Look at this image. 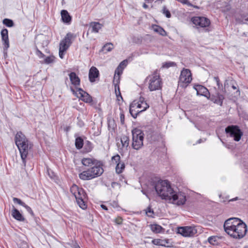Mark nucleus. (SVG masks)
I'll return each instance as SVG.
<instances>
[{
	"label": "nucleus",
	"instance_id": "nucleus-15",
	"mask_svg": "<svg viewBox=\"0 0 248 248\" xmlns=\"http://www.w3.org/2000/svg\"><path fill=\"white\" fill-rule=\"evenodd\" d=\"M71 90L74 94H77V97L80 98L84 102L86 103H90L92 101V97L87 93L84 91L82 89L78 88L77 89V92L78 93V95L77 94L73 89L71 88Z\"/></svg>",
	"mask_w": 248,
	"mask_h": 248
},
{
	"label": "nucleus",
	"instance_id": "nucleus-19",
	"mask_svg": "<svg viewBox=\"0 0 248 248\" xmlns=\"http://www.w3.org/2000/svg\"><path fill=\"white\" fill-rule=\"evenodd\" d=\"M194 88L197 91V94L200 95H203L207 97L209 94L208 90L205 87L201 85H195Z\"/></svg>",
	"mask_w": 248,
	"mask_h": 248
},
{
	"label": "nucleus",
	"instance_id": "nucleus-51",
	"mask_svg": "<svg viewBox=\"0 0 248 248\" xmlns=\"http://www.w3.org/2000/svg\"><path fill=\"white\" fill-rule=\"evenodd\" d=\"M23 207H24L29 213H31V214H33V212L30 207H29L26 204L24 205Z\"/></svg>",
	"mask_w": 248,
	"mask_h": 248
},
{
	"label": "nucleus",
	"instance_id": "nucleus-12",
	"mask_svg": "<svg viewBox=\"0 0 248 248\" xmlns=\"http://www.w3.org/2000/svg\"><path fill=\"white\" fill-rule=\"evenodd\" d=\"M178 232L184 236L190 237L197 233V230L191 226L182 227L178 228Z\"/></svg>",
	"mask_w": 248,
	"mask_h": 248
},
{
	"label": "nucleus",
	"instance_id": "nucleus-32",
	"mask_svg": "<svg viewBox=\"0 0 248 248\" xmlns=\"http://www.w3.org/2000/svg\"><path fill=\"white\" fill-rule=\"evenodd\" d=\"M75 145L77 149H80L83 145V140L80 137L76 138L75 141Z\"/></svg>",
	"mask_w": 248,
	"mask_h": 248
},
{
	"label": "nucleus",
	"instance_id": "nucleus-22",
	"mask_svg": "<svg viewBox=\"0 0 248 248\" xmlns=\"http://www.w3.org/2000/svg\"><path fill=\"white\" fill-rule=\"evenodd\" d=\"M70 81L73 85L77 86L80 85V78L75 72H71L69 74Z\"/></svg>",
	"mask_w": 248,
	"mask_h": 248
},
{
	"label": "nucleus",
	"instance_id": "nucleus-16",
	"mask_svg": "<svg viewBox=\"0 0 248 248\" xmlns=\"http://www.w3.org/2000/svg\"><path fill=\"white\" fill-rule=\"evenodd\" d=\"M127 63V60H124L122 61L118 67L116 68L115 71V75L114 76L113 82H116V83H119L120 77L122 74L123 69L126 66Z\"/></svg>",
	"mask_w": 248,
	"mask_h": 248
},
{
	"label": "nucleus",
	"instance_id": "nucleus-9",
	"mask_svg": "<svg viewBox=\"0 0 248 248\" xmlns=\"http://www.w3.org/2000/svg\"><path fill=\"white\" fill-rule=\"evenodd\" d=\"M74 196L78 206L82 209H86L87 197L83 189L80 188Z\"/></svg>",
	"mask_w": 248,
	"mask_h": 248
},
{
	"label": "nucleus",
	"instance_id": "nucleus-47",
	"mask_svg": "<svg viewBox=\"0 0 248 248\" xmlns=\"http://www.w3.org/2000/svg\"><path fill=\"white\" fill-rule=\"evenodd\" d=\"M120 122L122 124L124 123V115L123 112L120 113Z\"/></svg>",
	"mask_w": 248,
	"mask_h": 248
},
{
	"label": "nucleus",
	"instance_id": "nucleus-23",
	"mask_svg": "<svg viewBox=\"0 0 248 248\" xmlns=\"http://www.w3.org/2000/svg\"><path fill=\"white\" fill-rule=\"evenodd\" d=\"M129 112L131 116L136 118L138 114L141 112V110H139V109L136 106V103L133 102L130 105Z\"/></svg>",
	"mask_w": 248,
	"mask_h": 248
},
{
	"label": "nucleus",
	"instance_id": "nucleus-30",
	"mask_svg": "<svg viewBox=\"0 0 248 248\" xmlns=\"http://www.w3.org/2000/svg\"><path fill=\"white\" fill-rule=\"evenodd\" d=\"M114 48L113 45L111 43L106 44L102 47V51L105 53L111 51Z\"/></svg>",
	"mask_w": 248,
	"mask_h": 248
},
{
	"label": "nucleus",
	"instance_id": "nucleus-1",
	"mask_svg": "<svg viewBox=\"0 0 248 248\" xmlns=\"http://www.w3.org/2000/svg\"><path fill=\"white\" fill-rule=\"evenodd\" d=\"M224 229L226 233L236 239H241L247 232L246 224L238 218H230L225 221Z\"/></svg>",
	"mask_w": 248,
	"mask_h": 248
},
{
	"label": "nucleus",
	"instance_id": "nucleus-58",
	"mask_svg": "<svg viewBox=\"0 0 248 248\" xmlns=\"http://www.w3.org/2000/svg\"><path fill=\"white\" fill-rule=\"evenodd\" d=\"M244 248H248V246L245 247Z\"/></svg>",
	"mask_w": 248,
	"mask_h": 248
},
{
	"label": "nucleus",
	"instance_id": "nucleus-39",
	"mask_svg": "<svg viewBox=\"0 0 248 248\" xmlns=\"http://www.w3.org/2000/svg\"><path fill=\"white\" fill-rule=\"evenodd\" d=\"M80 188L78 187L77 185H73L70 188V191L72 194L75 196Z\"/></svg>",
	"mask_w": 248,
	"mask_h": 248
},
{
	"label": "nucleus",
	"instance_id": "nucleus-40",
	"mask_svg": "<svg viewBox=\"0 0 248 248\" xmlns=\"http://www.w3.org/2000/svg\"><path fill=\"white\" fill-rule=\"evenodd\" d=\"M162 13L165 15L167 18H170L171 17V14L169 10L167 9L165 6L163 7Z\"/></svg>",
	"mask_w": 248,
	"mask_h": 248
},
{
	"label": "nucleus",
	"instance_id": "nucleus-37",
	"mask_svg": "<svg viewBox=\"0 0 248 248\" xmlns=\"http://www.w3.org/2000/svg\"><path fill=\"white\" fill-rule=\"evenodd\" d=\"M3 24L8 27H12L14 26V22L11 19L5 18L3 20Z\"/></svg>",
	"mask_w": 248,
	"mask_h": 248
},
{
	"label": "nucleus",
	"instance_id": "nucleus-14",
	"mask_svg": "<svg viewBox=\"0 0 248 248\" xmlns=\"http://www.w3.org/2000/svg\"><path fill=\"white\" fill-rule=\"evenodd\" d=\"M32 143H29L24 145L23 147H21L18 148L20 154L21 159L22 160L23 163L24 164V165H25L26 159L30 151L32 148Z\"/></svg>",
	"mask_w": 248,
	"mask_h": 248
},
{
	"label": "nucleus",
	"instance_id": "nucleus-56",
	"mask_svg": "<svg viewBox=\"0 0 248 248\" xmlns=\"http://www.w3.org/2000/svg\"><path fill=\"white\" fill-rule=\"evenodd\" d=\"M237 199V198H235V199H232V200H230V201H234V200H236Z\"/></svg>",
	"mask_w": 248,
	"mask_h": 248
},
{
	"label": "nucleus",
	"instance_id": "nucleus-34",
	"mask_svg": "<svg viewBox=\"0 0 248 248\" xmlns=\"http://www.w3.org/2000/svg\"><path fill=\"white\" fill-rule=\"evenodd\" d=\"M216 97H217V98L215 100V103L221 106L223 103V100L224 98L223 95L218 93H217Z\"/></svg>",
	"mask_w": 248,
	"mask_h": 248
},
{
	"label": "nucleus",
	"instance_id": "nucleus-28",
	"mask_svg": "<svg viewBox=\"0 0 248 248\" xmlns=\"http://www.w3.org/2000/svg\"><path fill=\"white\" fill-rule=\"evenodd\" d=\"M153 30L155 32H156L162 36H166L167 35L166 32L161 27L157 25H154L153 26Z\"/></svg>",
	"mask_w": 248,
	"mask_h": 248
},
{
	"label": "nucleus",
	"instance_id": "nucleus-42",
	"mask_svg": "<svg viewBox=\"0 0 248 248\" xmlns=\"http://www.w3.org/2000/svg\"><path fill=\"white\" fill-rule=\"evenodd\" d=\"M176 64L174 62H167L163 64V67L164 68H169L171 66H175Z\"/></svg>",
	"mask_w": 248,
	"mask_h": 248
},
{
	"label": "nucleus",
	"instance_id": "nucleus-8",
	"mask_svg": "<svg viewBox=\"0 0 248 248\" xmlns=\"http://www.w3.org/2000/svg\"><path fill=\"white\" fill-rule=\"evenodd\" d=\"M168 201L169 202L177 205H183L186 202V194L182 192H177L173 191V193L170 197Z\"/></svg>",
	"mask_w": 248,
	"mask_h": 248
},
{
	"label": "nucleus",
	"instance_id": "nucleus-2",
	"mask_svg": "<svg viewBox=\"0 0 248 248\" xmlns=\"http://www.w3.org/2000/svg\"><path fill=\"white\" fill-rule=\"evenodd\" d=\"M103 171L101 162L90 168H85V170L79 174V177L83 180H89L100 176Z\"/></svg>",
	"mask_w": 248,
	"mask_h": 248
},
{
	"label": "nucleus",
	"instance_id": "nucleus-44",
	"mask_svg": "<svg viewBox=\"0 0 248 248\" xmlns=\"http://www.w3.org/2000/svg\"><path fill=\"white\" fill-rule=\"evenodd\" d=\"M36 54L40 58H43L45 57V55L37 47H36Z\"/></svg>",
	"mask_w": 248,
	"mask_h": 248
},
{
	"label": "nucleus",
	"instance_id": "nucleus-6",
	"mask_svg": "<svg viewBox=\"0 0 248 248\" xmlns=\"http://www.w3.org/2000/svg\"><path fill=\"white\" fill-rule=\"evenodd\" d=\"M192 80L191 71L188 69L183 68L181 71L178 81V85L186 88Z\"/></svg>",
	"mask_w": 248,
	"mask_h": 248
},
{
	"label": "nucleus",
	"instance_id": "nucleus-33",
	"mask_svg": "<svg viewBox=\"0 0 248 248\" xmlns=\"http://www.w3.org/2000/svg\"><path fill=\"white\" fill-rule=\"evenodd\" d=\"M151 229L155 233H160L162 230V227L158 224H153L151 226Z\"/></svg>",
	"mask_w": 248,
	"mask_h": 248
},
{
	"label": "nucleus",
	"instance_id": "nucleus-38",
	"mask_svg": "<svg viewBox=\"0 0 248 248\" xmlns=\"http://www.w3.org/2000/svg\"><path fill=\"white\" fill-rule=\"evenodd\" d=\"M116 85H115V93H116V96L117 97V100L118 101H120V99H123V97L121 94V93H120V89H119V87L118 86V91H117L116 90V87H117V84L118 83H116V82H114Z\"/></svg>",
	"mask_w": 248,
	"mask_h": 248
},
{
	"label": "nucleus",
	"instance_id": "nucleus-46",
	"mask_svg": "<svg viewBox=\"0 0 248 248\" xmlns=\"http://www.w3.org/2000/svg\"><path fill=\"white\" fill-rule=\"evenodd\" d=\"M115 222L116 224L120 225L122 224L123 219L121 217H118L115 219Z\"/></svg>",
	"mask_w": 248,
	"mask_h": 248
},
{
	"label": "nucleus",
	"instance_id": "nucleus-49",
	"mask_svg": "<svg viewBox=\"0 0 248 248\" xmlns=\"http://www.w3.org/2000/svg\"><path fill=\"white\" fill-rule=\"evenodd\" d=\"M216 238L215 237H210L208 240V242L210 243V244H213L214 245L215 244V242H216Z\"/></svg>",
	"mask_w": 248,
	"mask_h": 248
},
{
	"label": "nucleus",
	"instance_id": "nucleus-5",
	"mask_svg": "<svg viewBox=\"0 0 248 248\" xmlns=\"http://www.w3.org/2000/svg\"><path fill=\"white\" fill-rule=\"evenodd\" d=\"M132 147L133 149L138 150L143 146L144 134L141 130L135 129L132 131Z\"/></svg>",
	"mask_w": 248,
	"mask_h": 248
},
{
	"label": "nucleus",
	"instance_id": "nucleus-25",
	"mask_svg": "<svg viewBox=\"0 0 248 248\" xmlns=\"http://www.w3.org/2000/svg\"><path fill=\"white\" fill-rule=\"evenodd\" d=\"M89 26L92 32L97 33L102 29L103 25L98 22H92Z\"/></svg>",
	"mask_w": 248,
	"mask_h": 248
},
{
	"label": "nucleus",
	"instance_id": "nucleus-27",
	"mask_svg": "<svg viewBox=\"0 0 248 248\" xmlns=\"http://www.w3.org/2000/svg\"><path fill=\"white\" fill-rule=\"evenodd\" d=\"M169 239H155L153 241V243L156 245L169 247L170 246V242Z\"/></svg>",
	"mask_w": 248,
	"mask_h": 248
},
{
	"label": "nucleus",
	"instance_id": "nucleus-13",
	"mask_svg": "<svg viewBox=\"0 0 248 248\" xmlns=\"http://www.w3.org/2000/svg\"><path fill=\"white\" fill-rule=\"evenodd\" d=\"M73 38V33L71 32L67 33L65 37L60 42L59 49L66 51L72 43V39Z\"/></svg>",
	"mask_w": 248,
	"mask_h": 248
},
{
	"label": "nucleus",
	"instance_id": "nucleus-55",
	"mask_svg": "<svg viewBox=\"0 0 248 248\" xmlns=\"http://www.w3.org/2000/svg\"><path fill=\"white\" fill-rule=\"evenodd\" d=\"M232 89H234V90H235V89H236V88H236V87L235 86H234V85H232Z\"/></svg>",
	"mask_w": 248,
	"mask_h": 248
},
{
	"label": "nucleus",
	"instance_id": "nucleus-45",
	"mask_svg": "<svg viewBox=\"0 0 248 248\" xmlns=\"http://www.w3.org/2000/svg\"><path fill=\"white\" fill-rule=\"evenodd\" d=\"M214 80L216 81V82L217 83V86H218V89H220L221 87H222V84L220 82V80H219V79L218 77H215L214 78Z\"/></svg>",
	"mask_w": 248,
	"mask_h": 248
},
{
	"label": "nucleus",
	"instance_id": "nucleus-60",
	"mask_svg": "<svg viewBox=\"0 0 248 248\" xmlns=\"http://www.w3.org/2000/svg\"><path fill=\"white\" fill-rule=\"evenodd\" d=\"M76 248H80L79 246H78Z\"/></svg>",
	"mask_w": 248,
	"mask_h": 248
},
{
	"label": "nucleus",
	"instance_id": "nucleus-35",
	"mask_svg": "<svg viewBox=\"0 0 248 248\" xmlns=\"http://www.w3.org/2000/svg\"><path fill=\"white\" fill-rule=\"evenodd\" d=\"M93 148L92 143L89 141H86L84 145V150L86 152L88 153L91 152Z\"/></svg>",
	"mask_w": 248,
	"mask_h": 248
},
{
	"label": "nucleus",
	"instance_id": "nucleus-31",
	"mask_svg": "<svg viewBox=\"0 0 248 248\" xmlns=\"http://www.w3.org/2000/svg\"><path fill=\"white\" fill-rule=\"evenodd\" d=\"M121 141L123 147H127L129 143V137L125 135L122 136L121 138Z\"/></svg>",
	"mask_w": 248,
	"mask_h": 248
},
{
	"label": "nucleus",
	"instance_id": "nucleus-4",
	"mask_svg": "<svg viewBox=\"0 0 248 248\" xmlns=\"http://www.w3.org/2000/svg\"><path fill=\"white\" fill-rule=\"evenodd\" d=\"M146 80L148 81V89L151 92L161 89L162 82L157 71L149 76Z\"/></svg>",
	"mask_w": 248,
	"mask_h": 248
},
{
	"label": "nucleus",
	"instance_id": "nucleus-36",
	"mask_svg": "<svg viewBox=\"0 0 248 248\" xmlns=\"http://www.w3.org/2000/svg\"><path fill=\"white\" fill-rule=\"evenodd\" d=\"M111 161L113 164H117L121 162L120 156L117 154L116 155L111 157Z\"/></svg>",
	"mask_w": 248,
	"mask_h": 248
},
{
	"label": "nucleus",
	"instance_id": "nucleus-20",
	"mask_svg": "<svg viewBox=\"0 0 248 248\" xmlns=\"http://www.w3.org/2000/svg\"><path fill=\"white\" fill-rule=\"evenodd\" d=\"M1 35L3 42L4 49H7L9 47V41L8 38V31L6 29H2L1 31Z\"/></svg>",
	"mask_w": 248,
	"mask_h": 248
},
{
	"label": "nucleus",
	"instance_id": "nucleus-10",
	"mask_svg": "<svg viewBox=\"0 0 248 248\" xmlns=\"http://www.w3.org/2000/svg\"><path fill=\"white\" fill-rule=\"evenodd\" d=\"M192 23L197 26L201 28H206L210 25V20L203 16H195L191 18Z\"/></svg>",
	"mask_w": 248,
	"mask_h": 248
},
{
	"label": "nucleus",
	"instance_id": "nucleus-24",
	"mask_svg": "<svg viewBox=\"0 0 248 248\" xmlns=\"http://www.w3.org/2000/svg\"><path fill=\"white\" fill-rule=\"evenodd\" d=\"M11 215L15 219L18 221H23L25 220V218L22 214L15 207H14L12 210Z\"/></svg>",
	"mask_w": 248,
	"mask_h": 248
},
{
	"label": "nucleus",
	"instance_id": "nucleus-26",
	"mask_svg": "<svg viewBox=\"0 0 248 248\" xmlns=\"http://www.w3.org/2000/svg\"><path fill=\"white\" fill-rule=\"evenodd\" d=\"M62 19L64 23L69 24L71 21V17L66 10L61 11Z\"/></svg>",
	"mask_w": 248,
	"mask_h": 248
},
{
	"label": "nucleus",
	"instance_id": "nucleus-57",
	"mask_svg": "<svg viewBox=\"0 0 248 248\" xmlns=\"http://www.w3.org/2000/svg\"><path fill=\"white\" fill-rule=\"evenodd\" d=\"M201 140H200L199 141H198V143H201Z\"/></svg>",
	"mask_w": 248,
	"mask_h": 248
},
{
	"label": "nucleus",
	"instance_id": "nucleus-48",
	"mask_svg": "<svg viewBox=\"0 0 248 248\" xmlns=\"http://www.w3.org/2000/svg\"><path fill=\"white\" fill-rule=\"evenodd\" d=\"M153 211L151 209L150 207H148L146 210V214L149 217L152 216V215L153 214Z\"/></svg>",
	"mask_w": 248,
	"mask_h": 248
},
{
	"label": "nucleus",
	"instance_id": "nucleus-18",
	"mask_svg": "<svg viewBox=\"0 0 248 248\" xmlns=\"http://www.w3.org/2000/svg\"><path fill=\"white\" fill-rule=\"evenodd\" d=\"M133 102L136 103V106L139 109V110H141V112L145 111L149 107L143 97H140L139 101H134Z\"/></svg>",
	"mask_w": 248,
	"mask_h": 248
},
{
	"label": "nucleus",
	"instance_id": "nucleus-17",
	"mask_svg": "<svg viewBox=\"0 0 248 248\" xmlns=\"http://www.w3.org/2000/svg\"><path fill=\"white\" fill-rule=\"evenodd\" d=\"M101 162L93 157H84L81 160V163L85 168H90L92 166L97 165Z\"/></svg>",
	"mask_w": 248,
	"mask_h": 248
},
{
	"label": "nucleus",
	"instance_id": "nucleus-53",
	"mask_svg": "<svg viewBox=\"0 0 248 248\" xmlns=\"http://www.w3.org/2000/svg\"><path fill=\"white\" fill-rule=\"evenodd\" d=\"M143 7L144 8H145V9H146V8H147L148 7V6L146 4L144 3V4H143Z\"/></svg>",
	"mask_w": 248,
	"mask_h": 248
},
{
	"label": "nucleus",
	"instance_id": "nucleus-29",
	"mask_svg": "<svg viewBox=\"0 0 248 248\" xmlns=\"http://www.w3.org/2000/svg\"><path fill=\"white\" fill-rule=\"evenodd\" d=\"M125 168V165L123 162L118 163L115 168L116 172L118 174L121 173Z\"/></svg>",
	"mask_w": 248,
	"mask_h": 248
},
{
	"label": "nucleus",
	"instance_id": "nucleus-11",
	"mask_svg": "<svg viewBox=\"0 0 248 248\" xmlns=\"http://www.w3.org/2000/svg\"><path fill=\"white\" fill-rule=\"evenodd\" d=\"M15 140L17 148L23 147L27 143H31L21 131L17 132L15 138Z\"/></svg>",
	"mask_w": 248,
	"mask_h": 248
},
{
	"label": "nucleus",
	"instance_id": "nucleus-52",
	"mask_svg": "<svg viewBox=\"0 0 248 248\" xmlns=\"http://www.w3.org/2000/svg\"><path fill=\"white\" fill-rule=\"evenodd\" d=\"M101 207L103 209H104V210H108L107 207H106V205H105L102 204V205H101Z\"/></svg>",
	"mask_w": 248,
	"mask_h": 248
},
{
	"label": "nucleus",
	"instance_id": "nucleus-7",
	"mask_svg": "<svg viewBox=\"0 0 248 248\" xmlns=\"http://www.w3.org/2000/svg\"><path fill=\"white\" fill-rule=\"evenodd\" d=\"M225 132L227 136L233 138L236 141L240 140L243 135V133L237 125H229L225 128Z\"/></svg>",
	"mask_w": 248,
	"mask_h": 248
},
{
	"label": "nucleus",
	"instance_id": "nucleus-43",
	"mask_svg": "<svg viewBox=\"0 0 248 248\" xmlns=\"http://www.w3.org/2000/svg\"><path fill=\"white\" fill-rule=\"evenodd\" d=\"M13 201L14 202H16L18 204L22 206H24V205L25 204V203L24 202H23L20 199L17 198H14Z\"/></svg>",
	"mask_w": 248,
	"mask_h": 248
},
{
	"label": "nucleus",
	"instance_id": "nucleus-54",
	"mask_svg": "<svg viewBox=\"0 0 248 248\" xmlns=\"http://www.w3.org/2000/svg\"><path fill=\"white\" fill-rule=\"evenodd\" d=\"M146 1L148 2H152V1H153L154 0H145Z\"/></svg>",
	"mask_w": 248,
	"mask_h": 248
},
{
	"label": "nucleus",
	"instance_id": "nucleus-41",
	"mask_svg": "<svg viewBox=\"0 0 248 248\" xmlns=\"http://www.w3.org/2000/svg\"><path fill=\"white\" fill-rule=\"evenodd\" d=\"M54 57L53 56L47 57L44 60V62L46 64H49L54 61Z\"/></svg>",
	"mask_w": 248,
	"mask_h": 248
},
{
	"label": "nucleus",
	"instance_id": "nucleus-21",
	"mask_svg": "<svg viewBox=\"0 0 248 248\" xmlns=\"http://www.w3.org/2000/svg\"><path fill=\"white\" fill-rule=\"evenodd\" d=\"M99 75V71L98 69L94 66H92L90 70L89 73V80L91 82H93L95 81V78H97Z\"/></svg>",
	"mask_w": 248,
	"mask_h": 248
},
{
	"label": "nucleus",
	"instance_id": "nucleus-3",
	"mask_svg": "<svg viewBox=\"0 0 248 248\" xmlns=\"http://www.w3.org/2000/svg\"><path fill=\"white\" fill-rule=\"evenodd\" d=\"M155 189L158 196L166 201L168 200L174 191L169 182L167 180L158 181L155 184Z\"/></svg>",
	"mask_w": 248,
	"mask_h": 248
},
{
	"label": "nucleus",
	"instance_id": "nucleus-59",
	"mask_svg": "<svg viewBox=\"0 0 248 248\" xmlns=\"http://www.w3.org/2000/svg\"><path fill=\"white\" fill-rule=\"evenodd\" d=\"M245 20L248 21V18H246Z\"/></svg>",
	"mask_w": 248,
	"mask_h": 248
},
{
	"label": "nucleus",
	"instance_id": "nucleus-50",
	"mask_svg": "<svg viewBox=\"0 0 248 248\" xmlns=\"http://www.w3.org/2000/svg\"><path fill=\"white\" fill-rule=\"evenodd\" d=\"M65 51L66 50L59 49V56L61 59H63Z\"/></svg>",
	"mask_w": 248,
	"mask_h": 248
}]
</instances>
